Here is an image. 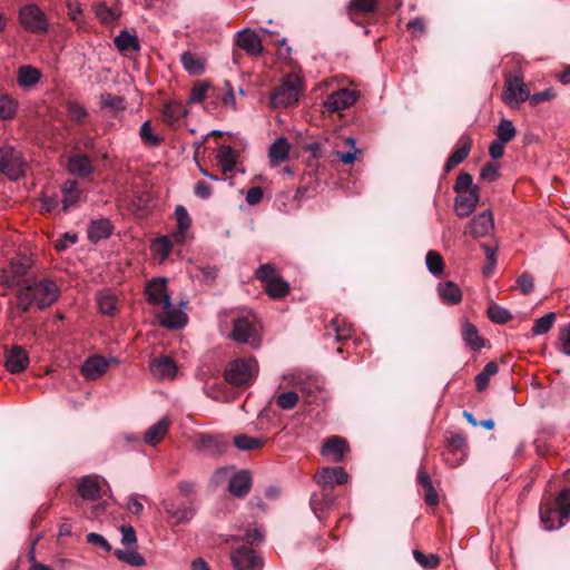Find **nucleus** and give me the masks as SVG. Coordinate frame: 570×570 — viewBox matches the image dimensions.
<instances>
[{
	"label": "nucleus",
	"mask_w": 570,
	"mask_h": 570,
	"mask_svg": "<svg viewBox=\"0 0 570 570\" xmlns=\"http://www.w3.org/2000/svg\"><path fill=\"white\" fill-rule=\"evenodd\" d=\"M488 314L490 320L498 324H504L512 318V315L508 309L498 305L490 306Z\"/></svg>",
	"instance_id": "obj_60"
},
{
	"label": "nucleus",
	"mask_w": 570,
	"mask_h": 570,
	"mask_svg": "<svg viewBox=\"0 0 570 570\" xmlns=\"http://www.w3.org/2000/svg\"><path fill=\"white\" fill-rule=\"evenodd\" d=\"M215 485L228 482V491L237 497L244 498L252 488V475L247 470L234 471L232 466L217 469L212 476Z\"/></svg>",
	"instance_id": "obj_2"
},
{
	"label": "nucleus",
	"mask_w": 570,
	"mask_h": 570,
	"mask_svg": "<svg viewBox=\"0 0 570 570\" xmlns=\"http://www.w3.org/2000/svg\"><path fill=\"white\" fill-rule=\"evenodd\" d=\"M229 337L242 344H249L252 347L259 346V324L256 316L250 312H242L233 318V331Z\"/></svg>",
	"instance_id": "obj_3"
},
{
	"label": "nucleus",
	"mask_w": 570,
	"mask_h": 570,
	"mask_svg": "<svg viewBox=\"0 0 570 570\" xmlns=\"http://www.w3.org/2000/svg\"><path fill=\"white\" fill-rule=\"evenodd\" d=\"M556 504L560 510L561 518L570 517V489H563L556 498Z\"/></svg>",
	"instance_id": "obj_59"
},
{
	"label": "nucleus",
	"mask_w": 570,
	"mask_h": 570,
	"mask_svg": "<svg viewBox=\"0 0 570 570\" xmlns=\"http://www.w3.org/2000/svg\"><path fill=\"white\" fill-rule=\"evenodd\" d=\"M68 170L78 177H86L92 173V163L87 155L78 154L68 160Z\"/></svg>",
	"instance_id": "obj_35"
},
{
	"label": "nucleus",
	"mask_w": 570,
	"mask_h": 570,
	"mask_svg": "<svg viewBox=\"0 0 570 570\" xmlns=\"http://www.w3.org/2000/svg\"><path fill=\"white\" fill-rule=\"evenodd\" d=\"M291 145L285 137L276 138L268 148V159L272 167L284 163L289 156Z\"/></svg>",
	"instance_id": "obj_27"
},
{
	"label": "nucleus",
	"mask_w": 570,
	"mask_h": 570,
	"mask_svg": "<svg viewBox=\"0 0 570 570\" xmlns=\"http://www.w3.org/2000/svg\"><path fill=\"white\" fill-rule=\"evenodd\" d=\"M317 484L322 488H332L334 484H344L347 482L348 475L343 468H322L314 476Z\"/></svg>",
	"instance_id": "obj_18"
},
{
	"label": "nucleus",
	"mask_w": 570,
	"mask_h": 570,
	"mask_svg": "<svg viewBox=\"0 0 570 570\" xmlns=\"http://www.w3.org/2000/svg\"><path fill=\"white\" fill-rule=\"evenodd\" d=\"M99 312L106 316L114 317L118 312V297L110 289H104L97 294Z\"/></svg>",
	"instance_id": "obj_34"
},
{
	"label": "nucleus",
	"mask_w": 570,
	"mask_h": 570,
	"mask_svg": "<svg viewBox=\"0 0 570 570\" xmlns=\"http://www.w3.org/2000/svg\"><path fill=\"white\" fill-rule=\"evenodd\" d=\"M115 556L118 560L128 563L132 567H142L146 561L144 557L136 551V549H117Z\"/></svg>",
	"instance_id": "obj_47"
},
{
	"label": "nucleus",
	"mask_w": 570,
	"mask_h": 570,
	"mask_svg": "<svg viewBox=\"0 0 570 570\" xmlns=\"http://www.w3.org/2000/svg\"><path fill=\"white\" fill-rule=\"evenodd\" d=\"M258 373V364L254 357H243L232 361L225 368V380L235 386L253 383Z\"/></svg>",
	"instance_id": "obj_4"
},
{
	"label": "nucleus",
	"mask_w": 570,
	"mask_h": 570,
	"mask_svg": "<svg viewBox=\"0 0 570 570\" xmlns=\"http://www.w3.org/2000/svg\"><path fill=\"white\" fill-rule=\"evenodd\" d=\"M335 497L326 488H323L320 493L311 497L309 504L318 520L322 519V513L334 504Z\"/></svg>",
	"instance_id": "obj_31"
},
{
	"label": "nucleus",
	"mask_w": 570,
	"mask_h": 570,
	"mask_svg": "<svg viewBox=\"0 0 570 570\" xmlns=\"http://www.w3.org/2000/svg\"><path fill=\"white\" fill-rule=\"evenodd\" d=\"M357 99V95L354 90L343 88L328 95L324 101V107L330 112H337L344 110Z\"/></svg>",
	"instance_id": "obj_13"
},
{
	"label": "nucleus",
	"mask_w": 570,
	"mask_h": 570,
	"mask_svg": "<svg viewBox=\"0 0 570 570\" xmlns=\"http://www.w3.org/2000/svg\"><path fill=\"white\" fill-rule=\"evenodd\" d=\"M139 135L142 142L150 147H157L161 142V138L153 131L150 121H145L140 126Z\"/></svg>",
	"instance_id": "obj_53"
},
{
	"label": "nucleus",
	"mask_w": 570,
	"mask_h": 570,
	"mask_svg": "<svg viewBox=\"0 0 570 570\" xmlns=\"http://www.w3.org/2000/svg\"><path fill=\"white\" fill-rule=\"evenodd\" d=\"M150 371L157 379L171 380L176 375L177 366L170 357L161 356L151 362Z\"/></svg>",
	"instance_id": "obj_28"
},
{
	"label": "nucleus",
	"mask_w": 570,
	"mask_h": 570,
	"mask_svg": "<svg viewBox=\"0 0 570 570\" xmlns=\"http://www.w3.org/2000/svg\"><path fill=\"white\" fill-rule=\"evenodd\" d=\"M180 62L186 71L190 75L199 76L205 71V60L195 56L189 51H185L180 56Z\"/></svg>",
	"instance_id": "obj_42"
},
{
	"label": "nucleus",
	"mask_w": 570,
	"mask_h": 570,
	"mask_svg": "<svg viewBox=\"0 0 570 570\" xmlns=\"http://www.w3.org/2000/svg\"><path fill=\"white\" fill-rule=\"evenodd\" d=\"M501 98L504 104L512 108L519 107L521 102L527 101L530 98V90L523 82L521 73H515L514 76L505 78Z\"/></svg>",
	"instance_id": "obj_8"
},
{
	"label": "nucleus",
	"mask_w": 570,
	"mask_h": 570,
	"mask_svg": "<svg viewBox=\"0 0 570 570\" xmlns=\"http://www.w3.org/2000/svg\"><path fill=\"white\" fill-rule=\"evenodd\" d=\"M462 338L465 345L472 351H479L484 346V340L480 336L478 328L465 321L461 330Z\"/></svg>",
	"instance_id": "obj_38"
},
{
	"label": "nucleus",
	"mask_w": 570,
	"mask_h": 570,
	"mask_svg": "<svg viewBox=\"0 0 570 570\" xmlns=\"http://www.w3.org/2000/svg\"><path fill=\"white\" fill-rule=\"evenodd\" d=\"M557 348L562 354L570 356V323L560 330Z\"/></svg>",
	"instance_id": "obj_61"
},
{
	"label": "nucleus",
	"mask_w": 570,
	"mask_h": 570,
	"mask_svg": "<svg viewBox=\"0 0 570 570\" xmlns=\"http://www.w3.org/2000/svg\"><path fill=\"white\" fill-rule=\"evenodd\" d=\"M175 219H176V229L173 230L171 237L177 245L183 244L188 238V233L191 227V218L183 205H177L175 207Z\"/></svg>",
	"instance_id": "obj_20"
},
{
	"label": "nucleus",
	"mask_w": 570,
	"mask_h": 570,
	"mask_svg": "<svg viewBox=\"0 0 570 570\" xmlns=\"http://www.w3.org/2000/svg\"><path fill=\"white\" fill-rule=\"evenodd\" d=\"M161 504L171 525L187 523L196 513V509L191 503L180 504L173 499H167L164 500Z\"/></svg>",
	"instance_id": "obj_11"
},
{
	"label": "nucleus",
	"mask_w": 570,
	"mask_h": 570,
	"mask_svg": "<svg viewBox=\"0 0 570 570\" xmlns=\"http://www.w3.org/2000/svg\"><path fill=\"white\" fill-rule=\"evenodd\" d=\"M466 441L460 435L455 434L450 439L449 450L444 454V460L450 466H456L463 462L466 453Z\"/></svg>",
	"instance_id": "obj_22"
},
{
	"label": "nucleus",
	"mask_w": 570,
	"mask_h": 570,
	"mask_svg": "<svg viewBox=\"0 0 570 570\" xmlns=\"http://www.w3.org/2000/svg\"><path fill=\"white\" fill-rule=\"evenodd\" d=\"M255 275L265 285L279 277L271 264L261 265Z\"/></svg>",
	"instance_id": "obj_62"
},
{
	"label": "nucleus",
	"mask_w": 570,
	"mask_h": 570,
	"mask_svg": "<svg viewBox=\"0 0 570 570\" xmlns=\"http://www.w3.org/2000/svg\"><path fill=\"white\" fill-rule=\"evenodd\" d=\"M265 289L272 298L277 299L284 297L288 293L289 286L287 282L277 277L276 279L267 283L265 285Z\"/></svg>",
	"instance_id": "obj_50"
},
{
	"label": "nucleus",
	"mask_w": 570,
	"mask_h": 570,
	"mask_svg": "<svg viewBox=\"0 0 570 570\" xmlns=\"http://www.w3.org/2000/svg\"><path fill=\"white\" fill-rule=\"evenodd\" d=\"M188 114L187 108L181 101L173 100L165 104L163 109L164 120L168 125H175Z\"/></svg>",
	"instance_id": "obj_37"
},
{
	"label": "nucleus",
	"mask_w": 570,
	"mask_h": 570,
	"mask_svg": "<svg viewBox=\"0 0 570 570\" xmlns=\"http://www.w3.org/2000/svg\"><path fill=\"white\" fill-rule=\"evenodd\" d=\"M175 244L176 242H174L171 234L164 235L151 243L150 249L160 262H164L169 257Z\"/></svg>",
	"instance_id": "obj_40"
},
{
	"label": "nucleus",
	"mask_w": 570,
	"mask_h": 570,
	"mask_svg": "<svg viewBox=\"0 0 570 570\" xmlns=\"http://www.w3.org/2000/svg\"><path fill=\"white\" fill-rule=\"evenodd\" d=\"M60 190L62 195L61 205L63 212H68L79 204L82 191L77 181L70 179L66 180L62 183Z\"/></svg>",
	"instance_id": "obj_25"
},
{
	"label": "nucleus",
	"mask_w": 570,
	"mask_h": 570,
	"mask_svg": "<svg viewBox=\"0 0 570 570\" xmlns=\"http://www.w3.org/2000/svg\"><path fill=\"white\" fill-rule=\"evenodd\" d=\"M18 20L21 27L31 33L43 35L49 30L48 17L33 3L21 7Z\"/></svg>",
	"instance_id": "obj_7"
},
{
	"label": "nucleus",
	"mask_w": 570,
	"mask_h": 570,
	"mask_svg": "<svg viewBox=\"0 0 570 570\" xmlns=\"http://www.w3.org/2000/svg\"><path fill=\"white\" fill-rule=\"evenodd\" d=\"M436 289L444 304L456 305L462 301V291L459 285L452 281L440 283Z\"/></svg>",
	"instance_id": "obj_32"
},
{
	"label": "nucleus",
	"mask_w": 570,
	"mask_h": 570,
	"mask_svg": "<svg viewBox=\"0 0 570 570\" xmlns=\"http://www.w3.org/2000/svg\"><path fill=\"white\" fill-rule=\"evenodd\" d=\"M234 444L238 450L252 451L262 448L264 445V439L238 434L234 438Z\"/></svg>",
	"instance_id": "obj_45"
},
{
	"label": "nucleus",
	"mask_w": 570,
	"mask_h": 570,
	"mask_svg": "<svg viewBox=\"0 0 570 570\" xmlns=\"http://www.w3.org/2000/svg\"><path fill=\"white\" fill-rule=\"evenodd\" d=\"M515 135H517V130H515L513 122L507 118H502L499 121V125L497 128V132H495L497 139L508 144L511 140H513Z\"/></svg>",
	"instance_id": "obj_48"
},
{
	"label": "nucleus",
	"mask_w": 570,
	"mask_h": 570,
	"mask_svg": "<svg viewBox=\"0 0 570 570\" xmlns=\"http://www.w3.org/2000/svg\"><path fill=\"white\" fill-rule=\"evenodd\" d=\"M232 564L236 570H261L262 561L256 552L247 547L242 546L234 550L230 554Z\"/></svg>",
	"instance_id": "obj_12"
},
{
	"label": "nucleus",
	"mask_w": 570,
	"mask_h": 570,
	"mask_svg": "<svg viewBox=\"0 0 570 570\" xmlns=\"http://www.w3.org/2000/svg\"><path fill=\"white\" fill-rule=\"evenodd\" d=\"M27 160L22 153L12 147H0V173L11 180H18L26 173Z\"/></svg>",
	"instance_id": "obj_5"
},
{
	"label": "nucleus",
	"mask_w": 570,
	"mask_h": 570,
	"mask_svg": "<svg viewBox=\"0 0 570 570\" xmlns=\"http://www.w3.org/2000/svg\"><path fill=\"white\" fill-rule=\"evenodd\" d=\"M415 561L424 569H434L440 563V557L435 553L424 554L422 551L413 550Z\"/></svg>",
	"instance_id": "obj_54"
},
{
	"label": "nucleus",
	"mask_w": 570,
	"mask_h": 570,
	"mask_svg": "<svg viewBox=\"0 0 570 570\" xmlns=\"http://www.w3.org/2000/svg\"><path fill=\"white\" fill-rule=\"evenodd\" d=\"M345 144L348 145L351 149L348 151H336V157L343 164L351 165L356 160V156L361 150L355 146V139L353 137H347Z\"/></svg>",
	"instance_id": "obj_55"
},
{
	"label": "nucleus",
	"mask_w": 570,
	"mask_h": 570,
	"mask_svg": "<svg viewBox=\"0 0 570 570\" xmlns=\"http://www.w3.org/2000/svg\"><path fill=\"white\" fill-rule=\"evenodd\" d=\"M298 402V394L293 391L282 392L276 396V404L279 409L292 410Z\"/></svg>",
	"instance_id": "obj_56"
},
{
	"label": "nucleus",
	"mask_w": 570,
	"mask_h": 570,
	"mask_svg": "<svg viewBox=\"0 0 570 570\" xmlns=\"http://www.w3.org/2000/svg\"><path fill=\"white\" fill-rule=\"evenodd\" d=\"M60 288L50 278H41L20 288L17 293V305L23 312L29 311L32 304L45 309L58 301Z\"/></svg>",
	"instance_id": "obj_1"
},
{
	"label": "nucleus",
	"mask_w": 570,
	"mask_h": 570,
	"mask_svg": "<svg viewBox=\"0 0 570 570\" xmlns=\"http://www.w3.org/2000/svg\"><path fill=\"white\" fill-rule=\"evenodd\" d=\"M494 229V220L490 210L475 215L469 223V233L473 238L489 236Z\"/></svg>",
	"instance_id": "obj_16"
},
{
	"label": "nucleus",
	"mask_w": 570,
	"mask_h": 570,
	"mask_svg": "<svg viewBox=\"0 0 570 570\" xmlns=\"http://www.w3.org/2000/svg\"><path fill=\"white\" fill-rule=\"evenodd\" d=\"M425 263H426V267L431 274L438 276L443 273L444 262H443L442 256L438 252H435V250L428 252L426 257H425Z\"/></svg>",
	"instance_id": "obj_52"
},
{
	"label": "nucleus",
	"mask_w": 570,
	"mask_h": 570,
	"mask_svg": "<svg viewBox=\"0 0 570 570\" xmlns=\"http://www.w3.org/2000/svg\"><path fill=\"white\" fill-rule=\"evenodd\" d=\"M299 85L298 77L294 75L284 77L282 83L271 95V105L274 108H283L296 102L299 97Z\"/></svg>",
	"instance_id": "obj_6"
},
{
	"label": "nucleus",
	"mask_w": 570,
	"mask_h": 570,
	"mask_svg": "<svg viewBox=\"0 0 570 570\" xmlns=\"http://www.w3.org/2000/svg\"><path fill=\"white\" fill-rule=\"evenodd\" d=\"M347 442L341 436H331L323 444L321 453L324 456H333V461L341 462L347 451Z\"/></svg>",
	"instance_id": "obj_30"
},
{
	"label": "nucleus",
	"mask_w": 570,
	"mask_h": 570,
	"mask_svg": "<svg viewBox=\"0 0 570 570\" xmlns=\"http://www.w3.org/2000/svg\"><path fill=\"white\" fill-rule=\"evenodd\" d=\"M41 79V72L32 66H21L18 68L17 80L18 85L27 88L36 85Z\"/></svg>",
	"instance_id": "obj_41"
},
{
	"label": "nucleus",
	"mask_w": 570,
	"mask_h": 570,
	"mask_svg": "<svg viewBox=\"0 0 570 570\" xmlns=\"http://www.w3.org/2000/svg\"><path fill=\"white\" fill-rule=\"evenodd\" d=\"M454 200L455 213L460 217H468L476 207L480 196L479 187L456 193Z\"/></svg>",
	"instance_id": "obj_19"
},
{
	"label": "nucleus",
	"mask_w": 570,
	"mask_h": 570,
	"mask_svg": "<svg viewBox=\"0 0 570 570\" xmlns=\"http://www.w3.org/2000/svg\"><path fill=\"white\" fill-rule=\"evenodd\" d=\"M556 321V314L553 312H550L534 321V324L532 326V333L534 335H542L548 333L551 327L553 326V323Z\"/></svg>",
	"instance_id": "obj_51"
},
{
	"label": "nucleus",
	"mask_w": 570,
	"mask_h": 570,
	"mask_svg": "<svg viewBox=\"0 0 570 570\" xmlns=\"http://www.w3.org/2000/svg\"><path fill=\"white\" fill-rule=\"evenodd\" d=\"M111 233L112 226L108 219L94 220L88 228V236L95 242L109 237Z\"/></svg>",
	"instance_id": "obj_44"
},
{
	"label": "nucleus",
	"mask_w": 570,
	"mask_h": 570,
	"mask_svg": "<svg viewBox=\"0 0 570 570\" xmlns=\"http://www.w3.org/2000/svg\"><path fill=\"white\" fill-rule=\"evenodd\" d=\"M29 364V356L24 348L13 345L4 352V366L12 374L21 373Z\"/></svg>",
	"instance_id": "obj_15"
},
{
	"label": "nucleus",
	"mask_w": 570,
	"mask_h": 570,
	"mask_svg": "<svg viewBox=\"0 0 570 570\" xmlns=\"http://www.w3.org/2000/svg\"><path fill=\"white\" fill-rule=\"evenodd\" d=\"M236 45L253 57L259 56L263 52L259 36L250 29H244L237 32Z\"/></svg>",
	"instance_id": "obj_21"
},
{
	"label": "nucleus",
	"mask_w": 570,
	"mask_h": 570,
	"mask_svg": "<svg viewBox=\"0 0 570 570\" xmlns=\"http://www.w3.org/2000/svg\"><path fill=\"white\" fill-rule=\"evenodd\" d=\"M566 518H561L560 510L554 509L549 502L540 505V521L542 527L548 530H557L563 527Z\"/></svg>",
	"instance_id": "obj_24"
},
{
	"label": "nucleus",
	"mask_w": 570,
	"mask_h": 570,
	"mask_svg": "<svg viewBox=\"0 0 570 570\" xmlns=\"http://www.w3.org/2000/svg\"><path fill=\"white\" fill-rule=\"evenodd\" d=\"M500 177L499 165L494 163L487 164L480 173V178L487 181H494Z\"/></svg>",
	"instance_id": "obj_64"
},
{
	"label": "nucleus",
	"mask_w": 570,
	"mask_h": 570,
	"mask_svg": "<svg viewBox=\"0 0 570 570\" xmlns=\"http://www.w3.org/2000/svg\"><path fill=\"white\" fill-rule=\"evenodd\" d=\"M185 305L186 303L181 302L179 306H175L170 299L168 307L161 306L158 308L159 311L156 314L158 323L169 330L183 328L188 321V316L185 313Z\"/></svg>",
	"instance_id": "obj_9"
},
{
	"label": "nucleus",
	"mask_w": 570,
	"mask_h": 570,
	"mask_svg": "<svg viewBox=\"0 0 570 570\" xmlns=\"http://www.w3.org/2000/svg\"><path fill=\"white\" fill-rule=\"evenodd\" d=\"M353 326L343 317L333 318L328 325L325 326L324 336L327 340H333L334 342H343L347 341L353 335Z\"/></svg>",
	"instance_id": "obj_17"
},
{
	"label": "nucleus",
	"mask_w": 570,
	"mask_h": 570,
	"mask_svg": "<svg viewBox=\"0 0 570 570\" xmlns=\"http://www.w3.org/2000/svg\"><path fill=\"white\" fill-rule=\"evenodd\" d=\"M169 426L170 422L168 417H161L145 432L142 438L144 443L150 446L157 445L168 433Z\"/></svg>",
	"instance_id": "obj_29"
},
{
	"label": "nucleus",
	"mask_w": 570,
	"mask_h": 570,
	"mask_svg": "<svg viewBox=\"0 0 570 570\" xmlns=\"http://www.w3.org/2000/svg\"><path fill=\"white\" fill-rule=\"evenodd\" d=\"M168 279L166 277H155L150 279L145 287L146 301L154 308L167 306L171 299L167 288Z\"/></svg>",
	"instance_id": "obj_10"
},
{
	"label": "nucleus",
	"mask_w": 570,
	"mask_h": 570,
	"mask_svg": "<svg viewBox=\"0 0 570 570\" xmlns=\"http://www.w3.org/2000/svg\"><path fill=\"white\" fill-rule=\"evenodd\" d=\"M208 89H209V86L206 82L197 81L190 89V94L187 99V102L188 104H197V102L203 101L207 96Z\"/></svg>",
	"instance_id": "obj_58"
},
{
	"label": "nucleus",
	"mask_w": 570,
	"mask_h": 570,
	"mask_svg": "<svg viewBox=\"0 0 570 570\" xmlns=\"http://www.w3.org/2000/svg\"><path fill=\"white\" fill-rule=\"evenodd\" d=\"M67 111L70 119L77 124H83L88 112L83 106L75 101L67 102Z\"/></svg>",
	"instance_id": "obj_57"
},
{
	"label": "nucleus",
	"mask_w": 570,
	"mask_h": 570,
	"mask_svg": "<svg viewBox=\"0 0 570 570\" xmlns=\"http://www.w3.org/2000/svg\"><path fill=\"white\" fill-rule=\"evenodd\" d=\"M94 10L99 21L105 24H111L116 22L121 16V11L119 8L108 7L105 2H98L95 6Z\"/></svg>",
	"instance_id": "obj_43"
},
{
	"label": "nucleus",
	"mask_w": 570,
	"mask_h": 570,
	"mask_svg": "<svg viewBox=\"0 0 570 570\" xmlns=\"http://www.w3.org/2000/svg\"><path fill=\"white\" fill-rule=\"evenodd\" d=\"M499 371V366L495 362H489L484 366L481 373L475 377V386L479 392L484 391L490 382L491 376L495 375Z\"/></svg>",
	"instance_id": "obj_46"
},
{
	"label": "nucleus",
	"mask_w": 570,
	"mask_h": 570,
	"mask_svg": "<svg viewBox=\"0 0 570 570\" xmlns=\"http://www.w3.org/2000/svg\"><path fill=\"white\" fill-rule=\"evenodd\" d=\"M475 186L473 185V178L470 174L461 171L455 180L454 190L455 193H461L464 190L473 189Z\"/></svg>",
	"instance_id": "obj_63"
},
{
	"label": "nucleus",
	"mask_w": 570,
	"mask_h": 570,
	"mask_svg": "<svg viewBox=\"0 0 570 570\" xmlns=\"http://www.w3.org/2000/svg\"><path fill=\"white\" fill-rule=\"evenodd\" d=\"M237 157V153L230 146L222 145L217 149L216 158L224 173H229L234 169Z\"/></svg>",
	"instance_id": "obj_39"
},
{
	"label": "nucleus",
	"mask_w": 570,
	"mask_h": 570,
	"mask_svg": "<svg viewBox=\"0 0 570 570\" xmlns=\"http://www.w3.org/2000/svg\"><path fill=\"white\" fill-rule=\"evenodd\" d=\"M31 266V261L26 255H17L11 258L9 266L3 268V282L11 286L16 282L26 275Z\"/></svg>",
	"instance_id": "obj_14"
},
{
	"label": "nucleus",
	"mask_w": 570,
	"mask_h": 570,
	"mask_svg": "<svg viewBox=\"0 0 570 570\" xmlns=\"http://www.w3.org/2000/svg\"><path fill=\"white\" fill-rule=\"evenodd\" d=\"M18 110V102L9 95L0 96V119H12Z\"/></svg>",
	"instance_id": "obj_49"
},
{
	"label": "nucleus",
	"mask_w": 570,
	"mask_h": 570,
	"mask_svg": "<svg viewBox=\"0 0 570 570\" xmlns=\"http://www.w3.org/2000/svg\"><path fill=\"white\" fill-rule=\"evenodd\" d=\"M110 362L114 360L108 361L100 355L90 356L81 365V374L87 380H97L107 371Z\"/></svg>",
	"instance_id": "obj_23"
},
{
	"label": "nucleus",
	"mask_w": 570,
	"mask_h": 570,
	"mask_svg": "<svg viewBox=\"0 0 570 570\" xmlns=\"http://www.w3.org/2000/svg\"><path fill=\"white\" fill-rule=\"evenodd\" d=\"M471 147H472L471 138L468 136H462L460 138L458 145L455 146L454 150L452 151V154L450 155V157L448 158V160L445 163V166H444L445 171H450L454 167H456L458 165L463 163L468 158Z\"/></svg>",
	"instance_id": "obj_26"
},
{
	"label": "nucleus",
	"mask_w": 570,
	"mask_h": 570,
	"mask_svg": "<svg viewBox=\"0 0 570 570\" xmlns=\"http://www.w3.org/2000/svg\"><path fill=\"white\" fill-rule=\"evenodd\" d=\"M116 48L125 56L137 53L140 50L139 40L127 30H121L114 39Z\"/></svg>",
	"instance_id": "obj_33"
},
{
	"label": "nucleus",
	"mask_w": 570,
	"mask_h": 570,
	"mask_svg": "<svg viewBox=\"0 0 570 570\" xmlns=\"http://www.w3.org/2000/svg\"><path fill=\"white\" fill-rule=\"evenodd\" d=\"M77 491L85 500H96L100 495L101 485L96 476L87 475L79 481Z\"/></svg>",
	"instance_id": "obj_36"
}]
</instances>
